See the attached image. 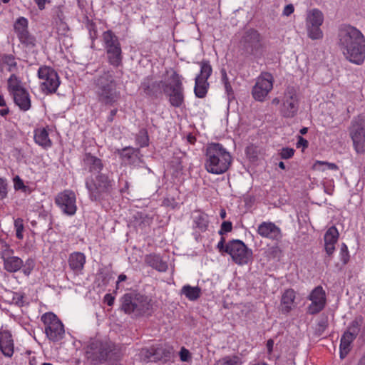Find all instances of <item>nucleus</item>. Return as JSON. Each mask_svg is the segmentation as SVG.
Listing matches in <instances>:
<instances>
[{
  "mask_svg": "<svg viewBox=\"0 0 365 365\" xmlns=\"http://www.w3.org/2000/svg\"><path fill=\"white\" fill-rule=\"evenodd\" d=\"M7 196V183L4 178H0V199Z\"/></svg>",
  "mask_w": 365,
  "mask_h": 365,
  "instance_id": "58",
  "label": "nucleus"
},
{
  "mask_svg": "<svg viewBox=\"0 0 365 365\" xmlns=\"http://www.w3.org/2000/svg\"><path fill=\"white\" fill-rule=\"evenodd\" d=\"M339 233L335 226L330 227L324 234V249L327 255L331 257L335 251V245L338 241Z\"/></svg>",
  "mask_w": 365,
  "mask_h": 365,
  "instance_id": "21",
  "label": "nucleus"
},
{
  "mask_svg": "<svg viewBox=\"0 0 365 365\" xmlns=\"http://www.w3.org/2000/svg\"><path fill=\"white\" fill-rule=\"evenodd\" d=\"M328 325L329 322L327 316L322 317L317 324V327L314 331L315 335L318 336H321L327 329Z\"/></svg>",
  "mask_w": 365,
  "mask_h": 365,
  "instance_id": "46",
  "label": "nucleus"
},
{
  "mask_svg": "<svg viewBox=\"0 0 365 365\" xmlns=\"http://www.w3.org/2000/svg\"><path fill=\"white\" fill-rule=\"evenodd\" d=\"M229 246H230V241L227 243H225V238L223 236H222L220 238V240L219 241V242L217 245V248L219 250V252H221L222 254H223V253L228 254L229 250H228V249L227 250V247H228Z\"/></svg>",
  "mask_w": 365,
  "mask_h": 365,
  "instance_id": "55",
  "label": "nucleus"
},
{
  "mask_svg": "<svg viewBox=\"0 0 365 365\" xmlns=\"http://www.w3.org/2000/svg\"><path fill=\"white\" fill-rule=\"evenodd\" d=\"M295 298L296 293L293 289H287L284 292L280 304V311L283 314H288L292 311Z\"/></svg>",
  "mask_w": 365,
  "mask_h": 365,
  "instance_id": "25",
  "label": "nucleus"
},
{
  "mask_svg": "<svg viewBox=\"0 0 365 365\" xmlns=\"http://www.w3.org/2000/svg\"><path fill=\"white\" fill-rule=\"evenodd\" d=\"M14 188L15 190H22L24 192H26V190L29 189L27 186L24 185L23 180L19 178V176H16L14 178Z\"/></svg>",
  "mask_w": 365,
  "mask_h": 365,
  "instance_id": "57",
  "label": "nucleus"
},
{
  "mask_svg": "<svg viewBox=\"0 0 365 365\" xmlns=\"http://www.w3.org/2000/svg\"><path fill=\"white\" fill-rule=\"evenodd\" d=\"M205 168L207 173L221 175L226 173L232 163L230 152L219 143H210L205 151Z\"/></svg>",
  "mask_w": 365,
  "mask_h": 365,
  "instance_id": "2",
  "label": "nucleus"
},
{
  "mask_svg": "<svg viewBox=\"0 0 365 365\" xmlns=\"http://www.w3.org/2000/svg\"><path fill=\"white\" fill-rule=\"evenodd\" d=\"M197 212L198 215L194 218V224L195 227L199 229L200 232H204L208 228V215L206 213L201 212L200 210L197 211Z\"/></svg>",
  "mask_w": 365,
  "mask_h": 365,
  "instance_id": "35",
  "label": "nucleus"
},
{
  "mask_svg": "<svg viewBox=\"0 0 365 365\" xmlns=\"http://www.w3.org/2000/svg\"><path fill=\"white\" fill-rule=\"evenodd\" d=\"M274 78L269 72H262L252 87V95L255 100L262 102L273 88Z\"/></svg>",
  "mask_w": 365,
  "mask_h": 365,
  "instance_id": "14",
  "label": "nucleus"
},
{
  "mask_svg": "<svg viewBox=\"0 0 365 365\" xmlns=\"http://www.w3.org/2000/svg\"><path fill=\"white\" fill-rule=\"evenodd\" d=\"M55 203L67 215L71 216L76 212V197L71 190L59 192L55 197Z\"/></svg>",
  "mask_w": 365,
  "mask_h": 365,
  "instance_id": "16",
  "label": "nucleus"
},
{
  "mask_svg": "<svg viewBox=\"0 0 365 365\" xmlns=\"http://www.w3.org/2000/svg\"><path fill=\"white\" fill-rule=\"evenodd\" d=\"M14 227L16 228V236L19 240L23 238V231L24 229L23 220L21 218H17L14 220Z\"/></svg>",
  "mask_w": 365,
  "mask_h": 365,
  "instance_id": "50",
  "label": "nucleus"
},
{
  "mask_svg": "<svg viewBox=\"0 0 365 365\" xmlns=\"http://www.w3.org/2000/svg\"><path fill=\"white\" fill-rule=\"evenodd\" d=\"M98 101L108 107L115 106L121 98V94L117 89V82L113 75V71H103L102 74L94 79Z\"/></svg>",
  "mask_w": 365,
  "mask_h": 365,
  "instance_id": "3",
  "label": "nucleus"
},
{
  "mask_svg": "<svg viewBox=\"0 0 365 365\" xmlns=\"http://www.w3.org/2000/svg\"><path fill=\"white\" fill-rule=\"evenodd\" d=\"M183 78L178 72L170 68L166 69L161 80V87L170 106L180 108L185 104Z\"/></svg>",
  "mask_w": 365,
  "mask_h": 365,
  "instance_id": "4",
  "label": "nucleus"
},
{
  "mask_svg": "<svg viewBox=\"0 0 365 365\" xmlns=\"http://www.w3.org/2000/svg\"><path fill=\"white\" fill-rule=\"evenodd\" d=\"M137 294L130 292L125 294L121 299V309L126 314L134 313L135 314V304Z\"/></svg>",
  "mask_w": 365,
  "mask_h": 365,
  "instance_id": "28",
  "label": "nucleus"
},
{
  "mask_svg": "<svg viewBox=\"0 0 365 365\" xmlns=\"http://www.w3.org/2000/svg\"><path fill=\"white\" fill-rule=\"evenodd\" d=\"M309 146V142L304 138L299 135L297 138V148L302 147L303 149L307 148Z\"/></svg>",
  "mask_w": 365,
  "mask_h": 365,
  "instance_id": "62",
  "label": "nucleus"
},
{
  "mask_svg": "<svg viewBox=\"0 0 365 365\" xmlns=\"http://www.w3.org/2000/svg\"><path fill=\"white\" fill-rule=\"evenodd\" d=\"M29 26L28 20L24 17H19L14 24V29L17 36L27 31Z\"/></svg>",
  "mask_w": 365,
  "mask_h": 365,
  "instance_id": "42",
  "label": "nucleus"
},
{
  "mask_svg": "<svg viewBox=\"0 0 365 365\" xmlns=\"http://www.w3.org/2000/svg\"><path fill=\"white\" fill-rule=\"evenodd\" d=\"M308 36L313 39H322L323 38V32L320 29V26H307Z\"/></svg>",
  "mask_w": 365,
  "mask_h": 365,
  "instance_id": "45",
  "label": "nucleus"
},
{
  "mask_svg": "<svg viewBox=\"0 0 365 365\" xmlns=\"http://www.w3.org/2000/svg\"><path fill=\"white\" fill-rule=\"evenodd\" d=\"M103 300L108 306H112L114 304L115 297L110 294H106Z\"/></svg>",
  "mask_w": 365,
  "mask_h": 365,
  "instance_id": "64",
  "label": "nucleus"
},
{
  "mask_svg": "<svg viewBox=\"0 0 365 365\" xmlns=\"http://www.w3.org/2000/svg\"><path fill=\"white\" fill-rule=\"evenodd\" d=\"M103 41L108 63L114 67L122 65V49L118 37L111 31L103 33Z\"/></svg>",
  "mask_w": 365,
  "mask_h": 365,
  "instance_id": "7",
  "label": "nucleus"
},
{
  "mask_svg": "<svg viewBox=\"0 0 365 365\" xmlns=\"http://www.w3.org/2000/svg\"><path fill=\"white\" fill-rule=\"evenodd\" d=\"M145 263L148 267L160 271V257L157 254H150L145 257Z\"/></svg>",
  "mask_w": 365,
  "mask_h": 365,
  "instance_id": "43",
  "label": "nucleus"
},
{
  "mask_svg": "<svg viewBox=\"0 0 365 365\" xmlns=\"http://www.w3.org/2000/svg\"><path fill=\"white\" fill-rule=\"evenodd\" d=\"M140 88L147 96L157 98L158 93L160 91V83L158 81H154L153 77H148L142 83Z\"/></svg>",
  "mask_w": 365,
  "mask_h": 365,
  "instance_id": "27",
  "label": "nucleus"
},
{
  "mask_svg": "<svg viewBox=\"0 0 365 365\" xmlns=\"http://www.w3.org/2000/svg\"><path fill=\"white\" fill-rule=\"evenodd\" d=\"M37 76L41 81L40 89L43 93L51 95L57 91L61 81L54 68L48 66H41L38 70Z\"/></svg>",
  "mask_w": 365,
  "mask_h": 365,
  "instance_id": "8",
  "label": "nucleus"
},
{
  "mask_svg": "<svg viewBox=\"0 0 365 365\" xmlns=\"http://www.w3.org/2000/svg\"><path fill=\"white\" fill-rule=\"evenodd\" d=\"M135 315L138 316L145 314L150 307L147 298L143 295L137 294V298H135Z\"/></svg>",
  "mask_w": 365,
  "mask_h": 365,
  "instance_id": "38",
  "label": "nucleus"
},
{
  "mask_svg": "<svg viewBox=\"0 0 365 365\" xmlns=\"http://www.w3.org/2000/svg\"><path fill=\"white\" fill-rule=\"evenodd\" d=\"M23 88H24L21 86V80L15 74H11L8 79V90L10 93L19 91Z\"/></svg>",
  "mask_w": 365,
  "mask_h": 365,
  "instance_id": "41",
  "label": "nucleus"
},
{
  "mask_svg": "<svg viewBox=\"0 0 365 365\" xmlns=\"http://www.w3.org/2000/svg\"><path fill=\"white\" fill-rule=\"evenodd\" d=\"M307 299L312 302L307 308V313L310 315H316L321 312L327 304L326 292L321 285L314 287Z\"/></svg>",
  "mask_w": 365,
  "mask_h": 365,
  "instance_id": "15",
  "label": "nucleus"
},
{
  "mask_svg": "<svg viewBox=\"0 0 365 365\" xmlns=\"http://www.w3.org/2000/svg\"><path fill=\"white\" fill-rule=\"evenodd\" d=\"M53 24L56 27L57 33L59 34H65L69 30L67 24L64 21L63 12L60 9H58L56 12Z\"/></svg>",
  "mask_w": 365,
  "mask_h": 365,
  "instance_id": "33",
  "label": "nucleus"
},
{
  "mask_svg": "<svg viewBox=\"0 0 365 365\" xmlns=\"http://www.w3.org/2000/svg\"><path fill=\"white\" fill-rule=\"evenodd\" d=\"M294 152H295L294 149L286 147V148H282L280 150L279 155L282 159L287 160V159L292 158L294 154Z\"/></svg>",
  "mask_w": 365,
  "mask_h": 365,
  "instance_id": "53",
  "label": "nucleus"
},
{
  "mask_svg": "<svg viewBox=\"0 0 365 365\" xmlns=\"http://www.w3.org/2000/svg\"><path fill=\"white\" fill-rule=\"evenodd\" d=\"M14 103L19 108L24 111L30 109L31 102L29 92L26 88L21 89L19 91L11 93Z\"/></svg>",
  "mask_w": 365,
  "mask_h": 365,
  "instance_id": "24",
  "label": "nucleus"
},
{
  "mask_svg": "<svg viewBox=\"0 0 365 365\" xmlns=\"http://www.w3.org/2000/svg\"><path fill=\"white\" fill-rule=\"evenodd\" d=\"M0 65L1 66H7L9 72H14L17 71V63L16 58L13 54L3 53L0 55Z\"/></svg>",
  "mask_w": 365,
  "mask_h": 365,
  "instance_id": "34",
  "label": "nucleus"
},
{
  "mask_svg": "<svg viewBox=\"0 0 365 365\" xmlns=\"http://www.w3.org/2000/svg\"><path fill=\"white\" fill-rule=\"evenodd\" d=\"M86 187L92 201H101L110 195L113 190V182L106 174H98L93 178H87Z\"/></svg>",
  "mask_w": 365,
  "mask_h": 365,
  "instance_id": "5",
  "label": "nucleus"
},
{
  "mask_svg": "<svg viewBox=\"0 0 365 365\" xmlns=\"http://www.w3.org/2000/svg\"><path fill=\"white\" fill-rule=\"evenodd\" d=\"M180 359L183 362H188L192 359V354L190 351L182 346L179 352Z\"/></svg>",
  "mask_w": 365,
  "mask_h": 365,
  "instance_id": "54",
  "label": "nucleus"
},
{
  "mask_svg": "<svg viewBox=\"0 0 365 365\" xmlns=\"http://www.w3.org/2000/svg\"><path fill=\"white\" fill-rule=\"evenodd\" d=\"M322 165H326L327 167V168L329 170H339V167L335 163H329V162H327V161H321V160H317L314 165H313V169L314 170H322V171H324V168H320L319 167L320 166H322Z\"/></svg>",
  "mask_w": 365,
  "mask_h": 365,
  "instance_id": "47",
  "label": "nucleus"
},
{
  "mask_svg": "<svg viewBox=\"0 0 365 365\" xmlns=\"http://www.w3.org/2000/svg\"><path fill=\"white\" fill-rule=\"evenodd\" d=\"M34 140L40 146L47 148L52 145L49 139L48 133L46 128H37L34 130Z\"/></svg>",
  "mask_w": 365,
  "mask_h": 365,
  "instance_id": "29",
  "label": "nucleus"
},
{
  "mask_svg": "<svg viewBox=\"0 0 365 365\" xmlns=\"http://www.w3.org/2000/svg\"><path fill=\"white\" fill-rule=\"evenodd\" d=\"M68 265L71 269L76 274L81 272L86 263V256L83 253L76 252L71 253L68 257Z\"/></svg>",
  "mask_w": 365,
  "mask_h": 365,
  "instance_id": "23",
  "label": "nucleus"
},
{
  "mask_svg": "<svg viewBox=\"0 0 365 365\" xmlns=\"http://www.w3.org/2000/svg\"><path fill=\"white\" fill-rule=\"evenodd\" d=\"M294 11V7L292 4H287L284 6L283 10V14L284 16H289L291 15Z\"/></svg>",
  "mask_w": 365,
  "mask_h": 365,
  "instance_id": "63",
  "label": "nucleus"
},
{
  "mask_svg": "<svg viewBox=\"0 0 365 365\" xmlns=\"http://www.w3.org/2000/svg\"><path fill=\"white\" fill-rule=\"evenodd\" d=\"M88 29L89 30L90 35L93 38H96L97 36V30L95 23L92 21H88Z\"/></svg>",
  "mask_w": 365,
  "mask_h": 365,
  "instance_id": "59",
  "label": "nucleus"
},
{
  "mask_svg": "<svg viewBox=\"0 0 365 365\" xmlns=\"http://www.w3.org/2000/svg\"><path fill=\"white\" fill-rule=\"evenodd\" d=\"M110 351L111 349L107 344L96 340L88 346L86 355L94 364H97L106 361Z\"/></svg>",
  "mask_w": 365,
  "mask_h": 365,
  "instance_id": "17",
  "label": "nucleus"
},
{
  "mask_svg": "<svg viewBox=\"0 0 365 365\" xmlns=\"http://www.w3.org/2000/svg\"><path fill=\"white\" fill-rule=\"evenodd\" d=\"M148 132L145 129H141L136 136V141L140 146L143 147L148 145Z\"/></svg>",
  "mask_w": 365,
  "mask_h": 365,
  "instance_id": "48",
  "label": "nucleus"
},
{
  "mask_svg": "<svg viewBox=\"0 0 365 365\" xmlns=\"http://www.w3.org/2000/svg\"><path fill=\"white\" fill-rule=\"evenodd\" d=\"M174 358V349L172 346L164 348L161 351V361L167 362Z\"/></svg>",
  "mask_w": 365,
  "mask_h": 365,
  "instance_id": "49",
  "label": "nucleus"
},
{
  "mask_svg": "<svg viewBox=\"0 0 365 365\" xmlns=\"http://www.w3.org/2000/svg\"><path fill=\"white\" fill-rule=\"evenodd\" d=\"M299 109V98L294 86H288L284 92L279 113L284 118H293Z\"/></svg>",
  "mask_w": 365,
  "mask_h": 365,
  "instance_id": "9",
  "label": "nucleus"
},
{
  "mask_svg": "<svg viewBox=\"0 0 365 365\" xmlns=\"http://www.w3.org/2000/svg\"><path fill=\"white\" fill-rule=\"evenodd\" d=\"M232 261L238 265H245L252 259V251L240 240H230V246L227 247Z\"/></svg>",
  "mask_w": 365,
  "mask_h": 365,
  "instance_id": "12",
  "label": "nucleus"
},
{
  "mask_svg": "<svg viewBox=\"0 0 365 365\" xmlns=\"http://www.w3.org/2000/svg\"><path fill=\"white\" fill-rule=\"evenodd\" d=\"M364 317L361 315L355 317L349 324L345 332H349L351 335H354V336L356 338L361 330V327L364 323Z\"/></svg>",
  "mask_w": 365,
  "mask_h": 365,
  "instance_id": "36",
  "label": "nucleus"
},
{
  "mask_svg": "<svg viewBox=\"0 0 365 365\" xmlns=\"http://www.w3.org/2000/svg\"><path fill=\"white\" fill-rule=\"evenodd\" d=\"M139 150L137 149H134L132 148H125L122 149L120 151L119 150V154L120 158L128 163H133L135 162V159L138 156V153Z\"/></svg>",
  "mask_w": 365,
  "mask_h": 365,
  "instance_id": "37",
  "label": "nucleus"
},
{
  "mask_svg": "<svg viewBox=\"0 0 365 365\" xmlns=\"http://www.w3.org/2000/svg\"><path fill=\"white\" fill-rule=\"evenodd\" d=\"M257 232L263 238L279 240L282 238L280 228L272 222H262L258 225Z\"/></svg>",
  "mask_w": 365,
  "mask_h": 365,
  "instance_id": "19",
  "label": "nucleus"
},
{
  "mask_svg": "<svg viewBox=\"0 0 365 365\" xmlns=\"http://www.w3.org/2000/svg\"><path fill=\"white\" fill-rule=\"evenodd\" d=\"M24 294L21 292H12L11 302L19 307L24 304Z\"/></svg>",
  "mask_w": 365,
  "mask_h": 365,
  "instance_id": "51",
  "label": "nucleus"
},
{
  "mask_svg": "<svg viewBox=\"0 0 365 365\" xmlns=\"http://www.w3.org/2000/svg\"><path fill=\"white\" fill-rule=\"evenodd\" d=\"M349 131L356 152L359 154L365 153V120L362 118L354 119Z\"/></svg>",
  "mask_w": 365,
  "mask_h": 365,
  "instance_id": "13",
  "label": "nucleus"
},
{
  "mask_svg": "<svg viewBox=\"0 0 365 365\" xmlns=\"http://www.w3.org/2000/svg\"><path fill=\"white\" fill-rule=\"evenodd\" d=\"M200 73L195 78L194 93L197 98H203L207 96L210 88L208 79L212 76V67L208 60L203 59L198 62Z\"/></svg>",
  "mask_w": 365,
  "mask_h": 365,
  "instance_id": "10",
  "label": "nucleus"
},
{
  "mask_svg": "<svg viewBox=\"0 0 365 365\" xmlns=\"http://www.w3.org/2000/svg\"><path fill=\"white\" fill-rule=\"evenodd\" d=\"M232 230V224L230 221H224L220 227V230H219V235L223 236V235L226 232H231Z\"/></svg>",
  "mask_w": 365,
  "mask_h": 365,
  "instance_id": "56",
  "label": "nucleus"
},
{
  "mask_svg": "<svg viewBox=\"0 0 365 365\" xmlns=\"http://www.w3.org/2000/svg\"><path fill=\"white\" fill-rule=\"evenodd\" d=\"M337 45L344 58L349 62L361 65L365 61V36L350 24H341L337 34Z\"/></svg>",
  "mask_w": 365,
  "mask_h": 365,
  "instance_id": "1",
  "label": "nucleus"
},
{
  "mask_svg": "<svg viewBox=\"0 0 365 365\" xmlns=\"http://www.w3.org/2000/svg\"><path fill=\"white\" fill-rule=\"evenodd\" d=\"M14 341L11 332L8 330L0 331V349L2 354L11 357L14 354Z\"/></svg>",
  "mask_w": 365,
  "mask_h": 365,
  "instance_id": "22",
  "label": "nucleus"
},
{
  "mask_svg": "<svg viewBox=\"0 0 365 365\" xmlns=\"http://www.w3.org/2000/svg\"><path fill=\"white\" fill-rule=\"evenodd\" d=\"M83 170L91 174H101L103 168V163L101 158L92 155L91 153H85L82 158Z\"/></svg>",
  "mask_w": 365,
  "mask_h": 365,
  "instance_id": "20",
  "label": "nucleus"
},
{
  "mask_svg": "<svg viewBox=\"0 0 365 365\" xmlns=\"http://www.w3.org/2000/svg\"><path fill=\"white\" fill-rule=\"evenodd\" d=\"M177 202L175 201V199L174 197H165L163 201V205L166 207H170L171 208H175V207L177 205Z\"/></svg>",
  "mask_w": 365,
  "mask_h": 365,
  "instance_id": "60",
  "label": "nucleus"
},
{
  "mask_svg": "<svg viewBox=\"0 0 365 365\" xmlns=\"http://www.w3.org/2000/svg\"><path fill=\"white\" fill-rule=\"evenodd\" d=\"M240 43L242 49L249 55L259 58L264 56L265 46L263 37L257 29H247L244 33Z\"/></svg>",
  "mask_w": 365,
  "mask_h": 365,
  "instance_id": "6",
  "label": "nucleus"
},
{
  "mask_svg": "<svg viewBox=\"0 0 365 365\" xmlns=\"http://www.w3.org/2000/svg\"><path fill=\"white\" fill-rule=\"evenodd\" d=\"M264 254L268 261L275 259H279L282 255V250L278 245H274L269 247Z\"/></svg>",
  "mask_w": 365,
  "mask_h": 365,
  "instance_id": "44",
  "label": "nucleus"
},
{
  "mask_svg": "<svg viewBox=\"0 0 365 365\" xmlns=\"http://www.w3.org/2000/svg\"><path fill=\"white\" fill-rule=\"evenodd\" d=\"M355 339L349 332L344 331L342 334L339 345V356L341 359L346 358L351 350V344Z\"/></svg>",
  "mask_w": 365,
  "mask_h": 365,
  "instance_id": "26",
  "label": "nucleus"
},
{
  "mask_svg": "<svg viewBox=\"0 0 365 365\" xmlns=\"http://www.w3.org/2000/svg\"><path fill=\"white\" fill-rule=\"evenodd\" d=\"M323 21L324 16L322 12L317 9H314L307 14L306 24L307 26H321Z\"/></svg>",
  "mask_w": 365,
  "mask_h": 365,
  "instance_id": "32",
  "label": "nucleus"
},
{
  "mask_svg": "<svg viewBox=\"0 0 365 365\" xmlns=\"http://www.w3.org/2000/svg\"><path fill=\"white\" fill-rule=\"evenodd\" d=\"M223 85H224V87H225V92H226V93L227 95L228 99L229 100L233 99L235 98L234 91H233L232 87V86L230 84V82L225 83Z\"/></svg>",
  "mask_w": 365,
  "mask_h": 365,
  "instance_id": "61",
  "label": "nucleus"
},
{
  "mask_svg": "<svg viewBox=\"0 0 365 365\" xmlns=\"http://www.w3.org/2000/svg\"><path fill=\"white\" fill-rule=\"evenodd\" d=\"M170 172L173 178L178 179L183 175V165L182 158L173 156L170 162Z\"/></svg>",
  "mask_w": 365,
  "mask_h": 365,
  "instance_id": "30",
  "label": "nucleus"
},
{
  "mask_svg": "<svg viewBox=\"0 0 365 365\" xmlns=\"http://www.w3.org/2000/svg\"><path fill=\"white\" fill-rule=\"evenodd\" d=\"M14 250L10 246L4 243L1 247V258L4 261V268L9 272H16L23 266V260L16 256H13Z\"/></svg>",
  "mask_w": 365,
  "mask_h": 365,
  "instance_id": "18",
  "label": "nucleus"
},
{
  "mask_svg": "<svg viewBox=\"0 0 365 365\" xmlns=\"http://www.w3.org/2000/svg\"><path fill=\"white\" fill-rule=\"evenodd\" d=\"M241 358L235 354L223 356L216 361L215 365H242Z\"/></svg>",
  "mask_w": 365,
  "mask_h": 365,
  "instance_id": "39",
  "label": "nucleus"
},
{
  "mask_svg": "<svg viewBox=\"0 0 365 365\" xmlns=\"http://www.w3.org/2000/svg\"><path fill=\"white\" fill-rule=\"evenodd\" d=\"M180 294L185 295L190 301H196L200 297L202 291L198 286L192 287L190 284H186L182 287Z\"/></svg>",
  "mask_w": 365,
  "mask_h": 365,
  "instance_id": "31",
  "label": "nucleus"
},
{
  "mask_svg": "<svg viewBox=\"0 0 365 365\" xmlns=\"http://www.w3.org/2000/svg\"><path fill=\"white\" fill-rule=\"evenodd\" d=\"M341 260L344 264H346L349 261V252L345 243H342L340 248Z\"/></svg>",
  "mask_w": 365,
  "mask_h": 365,
  "instance_id": "52",
  "label": "nucleus"
},
{
  "mask_svg": "<svg viewBox=\"0 0 365 365\" xmlns=\"http://www.w3.org/2000/svg\"><path fill=\"white\" fill-rule=\"evenodd\" d=\"M41 319L44 324L45 333L50 341L56 342L64 337V326L56 314L52 312L45 313Z\"/></svg>",
  "mask_w": 365,
  "mask_h": 365,
  "instance_id": "11",
  "label": "nucleus"
},
{
  "mask_svg": "<svg viewBox=\"0 0 365 365\" xmlns=\"http://www.w3.org/2000/svg\"><path fill=\"white\" fill-rule=\"evenodd\" d=\"M19 41L26 48H34L36 46V38L31 35L29 30L17 36Z\"/></svg>",
  "mask_w": 365,
  "mask_h": 365,
  "instance_id": "40",
  "label": "nucleus"
}]
</instances>
